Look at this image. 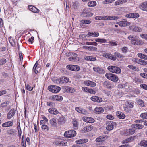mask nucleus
I'll use <instances>...</instances> for the list:
<instances>
[{"instance_id":"f257e3e1","label":"nucleus","mask_w":147,"mask_h":147,"mask_svg":"<svg viewBox=\"0 0 147 147\" xmlns=\"http://www.w3.org/2000/svg\"><path fill=\"white\" fill-rule=\"evenodd\" d=\"M128 39L131 40V42L132 44L134 45H140L142 43V42L138 39V37L134 35L129 36Z\"/></svg>"},{"instance_id":"f03ea898","label":"nucleus","mask_w":147,"mask_h":147,"mask_svg":"<svg viewBox=\"0 0 147 147\" xmlns=\"http://www.w3.org/2000/svg\"><path fill=\"white\" fill-rule=\"evenodd\" d=\"M66 55L70 57L68 58L69 61H71L76 62L77 61V54L74 53H67Z\"/></svg>"},{"instance_id":"7ed1b4c3","label":"nucleus","mask_w":147,"mask_h":147,"mask_svg":"<svg viewBox=\"0 0 147 147\" xmlns=\"http://www.w3.org/2000/svg\"><path fill=\"white\" fill-rule=\"evenodd\" d=\"M105 76L109 80L113 82H117L118 80L117 76L110 73L106 74Z\"/></svg>"},{"instance_id":"20e7f679","label":"nucleus","mask_w":147,"mask_h":147,"mask_svg":"<svg viewBox=\"0 0 147 147\" xmlns=\"http://www.w3.org/2000/svg\"><path fill=\"white\" fill-rule=\"evenodd\" d=\"M108 69L111 72L117 74H118L121 72V70L119 68L117 67L113 66H109Z\"/></svg>"},{"instance_id":"39448f33","label":"nucleus","mask_w":147,"mask_h":147,"mask_svg":"<svg viewBox=\"0 0 147 147\" xmlns=\"http://www.w3.org/2000/svg\"><path fill=\"white\" fill-rule=\"evenodd\" d=\"M48 89L50 91L55 93H58L61 90L60 87L53 85H51L48 86Z\"/></svg>"},{"instance_id":"423d86ee","label":"nucleus","mask_w":147,"mask_h":147,"mask_svg":"<svg viewBox=\"0 0 147 147\" xmlns=\"http://www.w3.org/2000/svg\"><path fill=\"white\" fill-rule=\"evenodd\" d=\"M69 80V79L67 77H63L59 78L55 80V82L60 84H63L64 83H67Z\"/></svg>"},{"instance_id":"0eeeda50","label":"nucleus","mask_w":147,"mask_h":147,"mask_svg":"<svg viewBox=\"0 0 147 147\" xmlns=\"http://www.w3.org/2000/svg\"><path fill=\"white\" fill-rule=\"evenodd\" d=\"M76 134V133L75 131L71 130L65 132L64 135L65 137L71 138L75 136Z\"/></svg>"},{"instance_id":"6e6552de","label":"nucleus","mask_w":147,"mask_h":147,"mask_svg":"<svg viewBox=\"0 0 147 147\" xmlns=\"http://www.w3.org/2000/svg\"><path fill=\"white\" fill-rule=\"evenodd\" d=\"M66 67L69 69L75 71H78L80 69L79 67L76 65H68Z\"/></svg>"},{"instance_id":"1a4fd4ad","label":"nucleus","mask_w":147,"mask_h":147,"mask_svg":"<svg viewBox=\"0 0 147 147\" xmlns=\"http://www.w3.org/2000/svg\"><path fill=\"white\" fill-rule=\"evenodd\" d=\"M116 23L118 24L120 26L123 27L127 26L130 24V23L129 22L125 20L118 22Z\"/></svg>"},{"instance_id":"9d476101","label":"nucleus","mask_w":147,"mask_h":147,"mask_svg":"<svg viewBox=\"0 0 147 147\" xmlns=\"http://www.w3.org/2000/svg\"><path fill=\"white\" fill-rule=\"evenodd\" d=\"M16 113V109L13 108L11 109L8 112L7 117L8 119H10L13 117Z\"/></svg>"},{"instance_id":"9b49d317","label":"nucleus","mask_w":147,"mask_h":147,"mask_svg":"<svg viewBox=\"0 0 147 147\" xmlns=\"http://www.w3.org/2000/svg\"><path fill=\"white\" fill-rule=\"evenodd\" d=\"M129 29L130 30L135 32H140L142 30L140 28L135 25L130 26L129 27Z\"/></svg>"},{"instance_id":"f8f14e48","label":"nucleus","mask_w":147,"mask_h":147,"mask_svg":"<svg viewBox=\"0 0 147 147\" xmlns=\"http://www.w3.org/2000/svg\"><path fill=\"white\" fill-rule=\"evenodd\" d=\"M82 90L84 92L94 94L96 93L95 91L93 89L87 87H82Z\"/></svg>"},{"instance_id":"ddd939ff","label":"nucleus","mask_w":147,"mask_h":147,"mask_svg":"<svg viewBox=\"0 0 147 147\" xmlns=\"http://www.w3.org/2000/svg\"><path fill=\"white\" fill-rule=\"evenodd\" d=\"M93 70L95 72L99 74H103L105 73V71L102 69L98 67H94L93 68Z\"/></svg>"},{"instance_id":"4468645a","label":"nucleus","mask_w":147,"mask_h":147,"mask_svg":"<svg viewBox=\"0 0 147 147\" xmlns=\"http://www.w3.org/2000/svg\"><path fill=\"white\" fill-rule=\"evenodd\" d=\"M63 89L65 92H67L72 93L76 91L74 88L69 86H64Z\"/></svg>"},{"instance_id":"2eb2a0df","label":"nucleus","mask_w":147,"mask_h":147,"mask_svg":"<svg viewBox=\"0 0 147 147\" xmlns=\"http://www.w3.org/2000/svg\"><path fill=\"white\" fill-rule=\"evenodd\" d=\"M84 84L86 86L91 87H94L96 85V83L94 82L88 80L84 81Z\"/></svg>"},{"instance_id":"dca6fc26","label":"nucleus","mask_w":147,"mask_h":147,"mask_svg":"<svg viewBox=\"0 0 147 147\" xmlns=\"http://www.w3.org/2000/svg\"><path fill=\"white\" fill-rule=\"evenodd\" d=\"M139 7L142 10L147 12V1L144 2L140 4Z\"/></svg>"},{"instance_id":"f3484780","label":"nucleus","mask_w":147,"mask_h":147,"mask_svg":"<svg viewBox=\"0 0 147 147\" xmlns=\"http://www.w3.org/2000/svg\"><path fill=\"white\" fill-rule=\"evenodd\" d=\"M82 119L84 121L89 123H93L94 122V120L93 118L90 117H83Z\"/></svg>"},{"instance_id":"a211bd4d","label":"nucleus","mask_w":147,"mask_h":147,"mask_svg":"<svg viewBox=\"0 0 147 147\" xmlns=\"http://www.w3.org/2000/svg\"><path fill=\"white\" fill-rule=\"evenodd\" d=\"M106 129L108 130H111L113 128V123L112 122H109L106 123Z\"/></svg>"},{"instance_id":"6ab92c4d","label":"nucleus","mask_w":147,"mask_h":147,"mask_svg":"<svg viewBox=\"0 0 147 147\" xmlns=\"http://www.w3.org/2000/svg\"><path fill=\"white\" fill-rule=\"evenodd\" d=\"M75 110L77 112L84 115H86L87 113V111L85 109L79 107H76Z\"/></svg>"},{"instance_id":"aec40b11","label":"nucleus","mask_w":147,"mask_h":147,"mask_svg":"<svg viewBox=\"0 0 147 147\" xmlns=\"http://www.w3.org/2000/svg\"><path fill=\"white\" fill-rule=\"evenodd\" d=\"M48 111L51 114L56 115L59 112L55 108L51 107L49 108Z\"/></svg>"},{"instance_id":"412c9836","label":"nucleus","mask_w":147,"mask_h":147,"mask_svg":"<svg viewBox=\"0 0 147 147\" xmlns=\"http://www.w3.org/2000/svg\"><path fill=\"white\" fill-rule=\"evenodd\" d=\"M103 56L106 58L109 59L114 61L116 60V57L109 54H105L103 55Z\"/></svg>"},{"instance_id":"4be33fe9","label":"nucleus","mask_w":147,"mask_h":147,"mask_svg":"<svg viewBox=\"0 0 147 147\" xmlns=\"http://www.w3.org/2000/svg\"><path fill=\"white\" fill-rule=\"evenodd\" d=\"M103 109L101 107H96L94 109V112L96 114H100L103 112Z\"/></svg>"},{"instance_id":"5701e85b","label":"nucleus","mask_w":147,"mask_h":147,"mask_svg":"<svg viewBox=\"0 0 147 147\" xmlns=\"http://www.w3.org/2000/svg\"><path fill=\"white\" fill-rule=\"evenodd\" d=\"M93 128V126L92 125L84 127L82 130L84 132H86L91 131Z\"/></svg>"},{"instance_id":"b1692460","label":"nucleus","mask_w":147,"mask_h":147,"mask_svg":"<svg viewBox=\"0 0 147 147\" xmlns=\"http://www.w3.org/2000/svg\"><path fill=\"white\" fill-rule=\"evenodd\" d=\"M91 100L93 101L98 102H100L102 101V99L101 98L96 96L92 97L91 98Z\"/></svg>"},{"instance_id":"393cba45","label":"nucleus","mask_w":147,"mask_h":147,"mask_svg":"<svg viewBox=\"0 0 147 147\" xmlns=\"http://www.w3.org/2000/svg\"><path fill=\"white\" fill-rule=\"evenodd\" d=\"M108 138L107 136H101L97 138L96 139V141L98 142H100L104 141Z\"/></svg>"},{"instance_id":"a878e982","label":"nucleus","mask_w":147,"mask_h":147,"mask_svg":"<svg viewBox=\"0 0 147 147\" xmlns=\"http://www.w3.org/2000/svg\"><path fill=\"white\" fill-rule=\"evenodd\" d=\"M13 125V122L11 121L5 122L2 124V127H3L11 126Z\"/></svg>"},{"instance_id":"bb28decb","label":"nucleus","mask_w":147,"mask_h":147,"mask_svg":"<svg viewBox=\"0 0 147 147\" xmlns=\"http://www.w3.org/2000/svg\"><path fill=\"white\" fill-rule=\"evenodd\" d=\"M28 8L30 11L34 13H37L39 11V10L38 9L32 5L29 6Z\"/></svg>"},{"instance_id":"cd10ccee","label":"nucleus","mask_w":147,"mask_h":147,"mask_svg":"<svg viewBox=\"0 0 147 147\" xmlns=\"http://www.w3.org/2000/svg\"><path fill=\"white\" fill-rule=\"evenodd\" d=\"M50 123L51 125L53 127H55L57 125V121L56 119L53 118L51 119L50 120Z\"/></svg>"},{"instance_id":"c85d7f7f","label":"nucleus","mask_w":147,"mask_h":147,"mask_svg":"<svg viewBox=\"0 0 147 147\" xmlns=\"http://www.w3.org/2000/svg\"><path fill=\"white\" fill-rule=\"evenodd\" d=\"M127 0H118L115 2V6L120 5L126 3Z\"/></svg>"},{"instance_id":"c756f323","label":"nucleus","mask_w":147,"mask_h":147,"mask_svg":"<svg viewBox=\"0 0 147 147\" xmlns=\"http://www.w3.org/2000/svg\"><path fill=\"white\" fill-rule=\"evenodd\" d=\"M116 115L117 117L120 119H123L125 117V115L124 113L120 111H117Z\"/></svg>"},{"instance_id":"7c9ffc66","label":"nucleus","mask_w":147,"mask_h":147,"mask_svg":"<svg viewBox=\"0 0 147 147\" xmlns=\"http://www.w3.org/2000/svg\"><path fill=\"white\" fill-rule=\"evenodd\" d=\"M99 35V33L98 32H88V35L93 37H98Z\"/></svg>"},{"instance_id":"2f4dec72","label":"nucleus","mask_w":147,"mask_h":147,"mask_svg":"<svg viewBox=\"0 0 147 147\" xmlns=\"http://www.w3.org/2000/svg\"><path fill=\"white\" fill-rule=\"evenodd\" d=\"M103 86L107 88L111 89V84L107 81H105L103 83Z\"/></svg>"},{"instance_id":"473e14b6","label":"nucleus","mask_w":147,"mask_h":147,"mask_svg":"<svg viewBox=\"0 0 147 147\" xmlns=\"http://www.w3.org/2000/svg\"><path fill=\"white\" fill-rule=\"evenodd\" d=\"M84 59L86 60L90 61H94L96 60V58L93 56H85Z\"/></svg>"},{"instance_id":"72a5a7b5","label":"nucleus","mask_w":147,"mask_h":147,"mask_svg":"<svg viewBox=\"0 0 147 147\" xmlns=\"http://www.w3.org/2000/svg\"><path fill=\"white\" fill-rule=\"evenodd\" d=\"M87 5L89 7H94L96 5V3L95 1H91L88 3Z\"/></svg>"},{"instance_id":"f704fd0d","label":"nucleus","mask_w":147,"mask_h":147,"mask_svg":"<svg viewBox=\"0 0 147 147\" xmlns=\"http://www.w3.org/2000/svg\"><path fill=\"white\" fill-rule=\"evenodd\" d=\"M88 141V140L86 139H80L76 141V142L77 144H82L87 142Z\"/></svg>"},{"instance_id":"c9c22d12","label":"nucleus","mask_w":147,"mask_h":147,"mask_svg":"<svg viewBox=\"0 0 147 147\" xmlns=\"http://www.w3.org/2000/svg\"><path fill=\"white\" fill-rule=\"evenodd\" d=\"M16 132V131L13 129L7 131V134L9 135H14Z\"/></svg>"},{"instance_id":"e433bc0d","label":"nucleus","mask_w":147,"mask_h":147,"mask_svg":"<svg viewBox=\"0 0 147 147\" xmlns=\"http://www.w3.org/2000/svg\"><path fill=\"white\" fill-rule=\"evenodd\" d=\"M125 106H127L129 108H131L133 106V103L130 102H127L125 104Z\"/></svg>"},{"instance_id":"4c0bfd02","label":"nucleus","mask_w":147,"mask_h":147,"mask_svg":"<svg viewBox=\"0 0 147 147\" xmlns=\"http://www.w3.org/2000/svg\"><path fill=\"white\" fill-rule=\"evenodd\" d=\"M108 17L109 20H117L119 18V17L117 16H108Z\"/></svg>"},{"instance_id":"58836bf2","label":"nucleus","mask_w":147,"mask_h":147,"mask_svg":"<svg viewBox=\"0 0 147 147\" xmlns=\"http://www.w3.org/2000/svg\"><path fill=\"white\" fill-rule=\"evenodd\" d=\"M95 41L98 42L102 43H105L107 41L106 39H95Z\"/></svg>"},{"instance_id":"ea45409f","label":"nucleus","mask_w":147,"mask_h":147,"mask_svg":"<svg viewBox=\"0 0 147 147\" xmlns=\"http://www.w3.org/2000/svg\"><path fill=\"white\" fill-rule=\"evenodd\" d=\"M140 145L142 146L147 147V141L142 140L140 142Z\"/></svg>"},{"instance_id":"a19ab883","label":"nucleus","mask_w":147,"mask_h":147,"mask_svg":"<svg viewBox=\"0 0 147 147\" xmlns=\"http://www.w3.org/2000/svg\"><path fill=\"white\" fill-rule=\"evenodd\" d=\"M82 15L83 16L85 17H87L89 16H91L92 15V14L91 13L88 12H83L82 13Z\"/></svg>"},{"instance_id":"79ce46f5","label":"nucleus","mask_w":147,"mask_h":147,"mask_svg":"<svg viewBox=\"0 0 147 147\" xmlns=\"http://www.w3.org/2000/svg\"><path fill=\"white\" fill-rule=\"evenodd\" d=\"M135 127L137 128L138 129H141L143 128L144 127V125L139 124H135L134 125Z\"/></svg>"},{"instance_id":"37998d69","label":"nucleus","mask_w":147,"mask_h":147,"mask_svg":"<svg viewBox=\"0 0 147 147\" xmlns=\"http://www.w3.org/2000/svg\"><path fill=\"white\" fill-rule=\"evenodd\" d=\"M17 128L18 131L19 135L21 136L22 134V131L20 127V123H17Z\"/></svg>"},{"instance_id":"c03bdc74","label":"nucleus","mask_w":147,"mask_h":147,"mask_svg":"<svg viewBox=\"0 0 147 147\" xmlns=\"http://www.w3.org/2000/svg\"><path fill=\"white\" fill-rule=\"evenodd\" d=\"M138 104L141 107H143L144 106V104L143 101L139 99L137 101Z\"/></svg>"},{"instance_id":"a18cd8bd","label":"nucleus","mask_w":147,"mask_h":147,"mask_svg":"<svg viewBox=\"0 0 147 147\" xmlns=\"http://www.w3.org/2000/svg\"><path fill=\"white\" fill-rule=\"evenodd\" d=\"M41 128L42 130L45 131H47L49 129L48 126L45 125H42V126Z\"/></svg>"},{"instance_id":"49530a36","label":"nucleus","mask_w":147,"mask_h":147,"mask_svg":"<svg viewBox=\"0 0 147 147\" xmlns=\"http://www.w3.org/2000/svg\"><path fill=\"white\" fill-rule=\"evenodd\" d=\"M81 22L83 24H90L91 22L89 20H82L81 21Z\"/></svg>"},{"instance_id":"de8ad7c7","label":"nucleus","mask_w":147,"mask_h":147,"mask_svg":"<svg viewBox=\"0 0 147 147\" xmlns=\"http://www.w3.org/2000/svg\"><path fill=\"white\" fill-rule=\"evenodd\" d=\"M38 64V61H37L36 62L35 65H34V66L33 67V71H34V73L36 74H37L38 72V71L36 70Z\"/></svg>"},{"instance_id":"09e8293b","label":"nucleus","mask_w":147,"mask_h":147,"mask_svg":"<svg viewBox=\"0 0 147 147\" xmlns=\"http://www.w3.org/2000/svg\"><path fill=\"white\" fill-rule=\"evenodd\" d=\"M114 55H115L114 56L116 57H117L119 58H123L125 57V56H123V55L120 54L119 53L115 52L114 53Z\"/></svg>"},{"instance_id":"8fccbe9b","label":"nucleus","mask_w":147,"mask_h":147,"mask_svg":"<svg viewBox=\"0 0 147 147\" xmlns=\"http://www.w3.org/2000/svg\"><path fill=\"white\" fill-rule=\"evenodd\" d=\"M139 64L142 65H146L147 64V61L145 60L140 59Z\"/></svg>"},{"instance_id":"3c124183","label":"nucleus","mask_w":147,"mask_h":147,"mask_svg":"<svg viewBox=\"0 0 147 147\" xmlns=\"http://www.w3.org/2000/svg\"><path fill=\"white\" fill-rule=\"evenodd\" d=\"M135 131L134 129L131 128L129 129L127 132L129 133V135H132L135 132Z\"/></svg>"},{"instance_id":"603ef678","label":"nucleus","mask_w":147,"mask_h":147,"mask_svg":"<svg viewBox=\"0 0 147 147\" xmlns=\"http://www.w3.org/2000/svg\"><path fill=\"white\" fill-rule=\"evenodd\" d=\"M78 3L76 1L73 3V7L75 9H77L78 6Z\"/></svg>"},{"instance_id":"864d4df0","label":"nucleus","mask_w":147,"mask_h":147,"mask_svg":"<svg viewBox=\"0 0 147 147\" xmlns=\"http://www.w3.org/2000/svg\"><path fill=\"white\" fill-rule=\"evenodd\" d=\"M25 87L29 91H31L33 88H32L28 84H25Z\"/></svg>"},{"instance_id":"5fc2aeb1","label":"nucleus","mask_w":147,"mask_h":147,"mask_svg":"<svg viewBox=\"0 0 147 147\" xmlns=\"http://www.w3.org/2000/svg\"><path fill=\"white\" fill-rule=\"evenodd\" d=\"M56 101H61L63 99V97L60 96L56 95Z\"/></svg>"},{"instance_id":"6e6d98bb","label":"nucleus","mask_w":147,"mask_h":147,"mask_svg":"<svg viewBox=\"0 0 147 147\" xmlns=\"http://www.w3.org/2000/svg\"><path fill=\"white\" fill-rule=\"evenodd\" d=\"M140 117L143 119H147V113H142Z\"/></svg>"},{"instance_id":"4d7b16f0","label":"nucleus","mask_w":147,"mask_h":147,"mask_svg":"<svg viewBox=\"0 0 147 147\" xmlns=\"http://www.w3.org/2000/svg\"><path fill=\"white\" fill-rule=\"evenodd\" d=\"M53 143L57 146L61 145V144H62L61 143V142L60 141H55L53 142Z\"/></svg>"},{"instance_id":"13d9d810","label":"nucleus","mask_w":147,"mask_h":147,"mask_svg":"<svg viewBox=\"0 0 147 147\" xmlns=\"http://www.w3.org/2000/svg\"><path fill=\"white\" fill-rule=\"evenodd\" d=\"M88 49L90 51H96L97 49L94 47L90 46L88 47Z\"/></svg>"},{"instance_id":"bf43d9fd","label":"nucleus","mask_w":147,"mask_h":147,"mask_svg":"<svg viewBox=\"0 0 147 147\" xmlns=\"http://www.w3.org/2000/svg\"><path fill=\"white\" fill-rule=\"evenodd\" d=\"M128 50V48L126 47H124L121 49L122 52L124 53H126L127 52Z\"/></svg>"},{"instance_id":"052dcab7","label":"nucleus","mask_w":147,"mask_h":147,"mask_svg":"<svg viewBox=\"0 0 147 147\" xmlns=\"http://www.w3.org/2000/svg\"><path fill=\"white\" fill-rule=\"evenodd\" d=\"M6 62V60L5 59L3 58L0 60V65H2L4 64Z\"/></svg>"},{"instance_id":"680f3d73","label":"nucleus","mask_w":147,"mask_h":147,"mask_svg":"<svg viewBox=\"0 0 147 147\" xmlns=\"http://www.w3.org/2000/svg\"><path fill=\"white\" fill-rule=\"evenodd\" d=\"M56 95H53L50 96L49 99L52 101H56Z\"/></svg>"},{"instance_id":"e2e57ef3","label":"nucleus","mask_w":147,"mask_h":147,"mask_svg":"<svg viewBox=\"0 0 147 147\" xmlns=\"http://www.w3.org/2000/svg\"><path fill=\"white\" fill-rule=\"evenodd\" d=\"M107 118L109 120H113L114 119V117L113 116L110 115H108L106 116Z\"/></svg>"},{"instance_id":"0e129e2a","label":"nucleus","mask_w":147,"mask_h":147,"mask_svg":"<svg viewBox=\"0 0 147 147\" xmlns=\"http://www.w3.org/2000/svg\"><path fill=\"white\" fill-rule=\"evenodd\" d=\"M135 82L136 83H141L142 82V81L141 80L138 78H136L134 79Z\"/></svg>"},{"instance_id":"69168bd1","label":"nucleus","mask_w":147,"mask_h":147,"mask_svg":"<svg viewBox=\"0 0 147 147\" xmlns=\"http://www.w3.org/2000/svg\"><path fill=\"white\" fill-rule=\"evenodd\" d=\"M140 87L144 89L147 90V85L146 84H141L140 85Z\"/></svg>"},{"instance_id":"338daca9","label":"nucleus","mask_w":147,"mask_h":147,"mask_svg":"<svg viewBox=\"0 0 147 147\" xmlns=\"http://www.w3.org/2000/svg\"><path fill=\"white\" fill-rule=\"evenodd\" d=\"M123 109L126 112H129L130 111V109L129 108L125 106L123 107Z\"/></svg>"},{"instance_id":"774afa93","label":"nucleus","mask_w":147,"mask_h":147,"mask_svg":"<svg viewBox=\"0 0 147 147\" xmlns=\"http://www.w3.org/2000/svg\"><path fill=\"white\" fill-rule=\"evenodd\" d=\"M140 60V59L138 58H134L132 60V61L133 62H136L138 64Z\"/></svg>"}]
</instances>
